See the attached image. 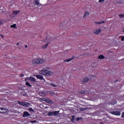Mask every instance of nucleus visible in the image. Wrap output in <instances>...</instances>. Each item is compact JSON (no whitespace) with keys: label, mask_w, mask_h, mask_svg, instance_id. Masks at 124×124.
<instances>
[{"label":"nucleus","mask_w":124,"mask_h":124,"mask_svg":"<svg viewBox=\"0 0 124 124\" xmlns=\"http://www.w3.org/2000/svg\"><path fill=\"white\" fill-rule=\"evenodd\" d=\"M50 68L46 67L44 68L41 71H40V74L45 76H53L54 75V72L50 71Z\"/></svg>","instance_id":"obj_1"},{"label":"nucleus","mask_w":124,"mask_h":124,"mask_svg":"<svg viewBox=\"0 0 124 124\" xmlns=\"http://www.w3.org/2000/svg\"><path fill=\"white\" fill-rule=\"evenodd\" d=\"M44 62V60L41 59H35L32 61V63L33 65H36V64H41V63H43Z\"/></svg>","instance_id":"obj_2"},{"label":"nucleus","mask_w":124,"mask_h":124,"mask_svg":"<svg viewBox=\"0 0 124 124\" xmlns=\"http://www.w3.org/2000/svg\"><path fill=\"white\" fill-rule=\"evenodd\" d=\"M54 40V39L50 38V39H46V40H43L42 41L43 42H44L45 43H47V44L44 46H42V48L43 49H46V48H47V47H48V45H49V43H51V42H52V41Z\"/></svg>","instance_id":"obj_3"},{"label":"nucleus","mask_w":124,"mask_h":124,"mask_svg":"<svg viewBox=\"0 0 124 124\" xmlns=\"http://www.w3.org/2000/svg\"><path fill=\"white\" fill-rule=\"evenodd\" d=\"M17 103L19 104L20 105H22V106H24V107H29L30 105H31V104L28 102H21L20 101H18Z\"/></svg>","instance_id":"obj_4"},{"label":"nucleus","mask_w":124,"mask_h":124,"mask_svg":"<svg viewBox=\"0 0 124 124\" xmlns=\"http://www.w3.org/2000/svg\"><path fill=\"white\" fill-rule=\"evenodd\" d=\"M59 115V111H52L48 112L47 114V116H58Z\"/></svg>","instance_id":"obj_5"},{"label":"nucleus","mask_w":124,"mask_h":124,"mask_svg":"<svg viewBox=\"0 0 124 124\" xmlns=\"http://www.w3.org/2000/svg\"><path fill=\"white\" fill-rule=\"evenodd\" d=\"M110 114L115 115V116H121V112L119 111H114L110 112Z\"/></svg>","instance_id":"obj_6"},{"label":"nucleus","mask_w":124,"mask_h":124,"mask_svg":"<svg viewBox=\"0 0 124 124\" xmlns=\"http://www.w3.org/2000/svg\"><path fill=\"white\" fill-rule=\"evenodd\" d=\"M31 116V114L29 113L28 111H24L23 112V115L22 116L23 118H26V117H30Z\"/></svg>","instance_id":"obj_7"},{"label":"nucleus","mask_w":124,"mask_h":124,"mask_svg":"<svg viewBox=\"0 0 124 124\" xmlns=\"http://www.w3.org/2000/svg\"><path fill=\"white\" fill-rule=\"evenodd\" d=\"M0 113H8V110L4 108H0Z\"/></svg>","instance_id":"obj_8"},{"label":"nucleus","mask_w":124,"mask_h":124,"mask_svg":"<svg viewBox=\"0 0 124 124\" xmlns=\"http://www.w3.org/2000/svg\"><path fill=\"white\" fill-rule=\"evenodd\" d=\"M20 12L19 11H13V15L12 16H11V17H16L18 14Z\"/></svg>","instance_id":"obj_9"},{"label":"nucleus","mask_w":124,"mask_h":124,"mask_svg":"<svg viewBox=\"0 0 124 124\" xmlns=\"http://www.w3.org/2000/svg\"><path fill=\"white\" fill-rule=\"evenodd\" d=\"M101 32V30L100 29H95L93 31V32L94 33H95V34H99V33H100Z\"/></svg>","instance_id":"obj_10"},{"label":"nucleus","mask_w":124,"mask_h":124,"mask_svg":"<svg viewBox=\"0 0 124 124\" xmlns=\"http://www.w3.org/2000/svg\"><path fill=\"white\" fill-rule=\"evenodd\" d=\"M36 78L37 79H40V80H43L44 82H45V78H43V76L40 75H36Z\"/></svg>","instance_id":"obj_11"},{"label":"nucleus","mask_w":124,"mask_h":124,"mask_svg":"<svg viewBox=\"0 0 124 124\" xmlns=\"http://www.w3.org/2000/svg\"><path fill=\"white\" fill-rule=\"evenodd\" d=\"M29 80L31 81V82H32V83H35V82H36V80L35 79V78H34L32 77H29Z\"/></svg>","instance_id":"obj_12"},{"label":"nucleus","mask_w":124,"mask_h":124,"mask_svg":"<svg viewBox=\"0 0 124 124\" xmlns=\"http://www.w3.org/2000/svg\"><path fill=\"white\" fill-rule=\"evenodd\" d=\"M90 80V79L88 77H85L83 78L82 82L83 83H87V82H89Z\"/></svg>","instance_id":"obj_13"},{"label":"nucleus","mask_w":124,"mask_h":124,"mask_svg":"<svg viewBox=\"0 0 124 124\" xmlns=\"http://www.w3.org/2000/svg\"><path fill=\"white\" fill-rule=\"evenodd\" d=\"M74 58L72 57L71 58H69L68 59L64 60V62H71L72 60H73Z\"/></svg>","instance_id":"obj_14"},{"label":"nucleus","mask_w":124,"mask_h":124,"mask_svg":"<svg viewBox=\"0 0 124 124\" xmlns=\"http://www.w3.org/2000/svg\"><path fill=\"white\" fill-rule=\"evenodd\" d=\"M89 15H90V12H89V11H86L84 13L83 17L86 18V17H88V16H89Z\"/></svg>","instance_id":"obj_15"},{"label":"nucleus","mask_w":124,"mask_h":124,"mask_svg":"<svg viewBox=\"0 0 124 124\" xmlns=\"http://www.w3.org/2000/svg\"><path fill=\"white\" fill-rule=\"evenodd\" d=\"M49 99V98H42L41 100H42V101H45V102H46V103H48Z\"/></svg>","instance_id":"obj_16"},{"label":"nucleus","mask_w":124,"mask_h":124,"mask_svg":"<svg viewBox=\"0 0 124 124\" xmlns=\"http://www.w3.org/2000/svg\"><path fill=\"white\" fill-rule=\"evenodd\" d=\"M39 95H41V96H43V97H44L45 96H46V94L42 92H40L39 93Z\"/></svg>","instance_id":"obj_17"},{"label":"nucleus","mask_w":124,"mask_h":124,"mask_svg":"<svg viewBox=\"0 0 124 124\" xmlns=\"http://www.w3.org/2000/svg\"><path fill=\"white\" fill-rule=\"evenodd\" d=\"M105 58V57L103 56V55H100L98 56V59H99L100 60H103Z\"/></svg>","instance_id":"obj_18"},{"label":"nucleus","mask_w":124,"mask_h":124,"mask_svg":"<svg viewBox=\"0 0 124 124\" xmlns=\"http://www.w3.org/2000/svg\"><path fill=\"white\" fill-rule=\"evenodd\" d=\"M49 86H52L53 88H57L58 87V85L53 83H49Z\"/></svg>","instance_id":"obj_19"},{"label":"nucleus","mask_w":124,"mask_h":124,"mask_svg":"<svg viewBox=\"0 0 124 124\" xmlns=\"http://www.w3.org/2000/svg\"><path fill=\"white\" fill-rule=\"evenodd\" d=\"M47 103H48V104H51V105L53 104V101L52 100H51L50 99H49L48 102Z\"/></svg>","instance_id":"obj_20"},{"label":"nucleus","mask_w":124,"mask_h":124,"mask_svg":"<svg viewBox=\"0 0 124 124\" xmlns=\"http://www.w3.org/2000/svg\"><path fill=\"white\" fill-rule=\"evenodd\" d=\"M26 86H28V87H31V84H30L28 81H26Z\"/></svg>","instance_id":"obj_21"},{"label":"nucleus","mask_w":124,"mask_h":124,"mask_svg":"<svg viewBox=\"0 0 124 124\" xmlns=\"http://www.w3.org/2000/svg\"><path fill=\"white\" fill-rule=\"evenodd\" d=\"M11 28H14V29H16L17 28V27H16V24L11 25Z\"/></svg>","instance_id":"obj_22"},{"label":"nucleus","mask_w":124,"mask_h":124,"mask_svg":"<svg viewBox=\"0 0 124 124\" xmlns=\"http://www.w3.org/2000/svg\"><path fill=\"white\" fill-rule=\"evenodd\" d=\"M50 93L52 96H55L56 95V94L54 92H50Z\"/></svg>","instance_id":"obj_23"},{"label":"nucleus","mask_w":124,"mask_h":124,"mask_svg":"<svg viewBox=\"0 0 124 124\" xmlns=\"http://www.w3.org/2000/svg\"><path fill=\"white\" fill-rule=\"evenodd\" d=\"M80 93H81V94H86V92L85 91H80Z\"/></svg>","instance_id":"obj_24"},{"label":"nucleus","mask_w":124,"mask_h":124,"mask_svg":"<svg viewBox=\"0 0 124 124\" xmlns=\"http://www.w3.org/2000/svg\"><path fill=\"white\" fill-rule=\"evenodd\" d=\"M119 17L120 18H124V14H121V15H119Z\"/></svg>","instance_id":"obj_25"},{"label":"nucleus","mask_w":124,"mask_h":124,"mask_svg":"<svg viewBox=\"0 0 124 124\" xmlns=\"http://www.w3.org/2000/svg\"><path fill=\"white\" fill-rule=\"evenodd\" d=\"M35 3L37 4V5H39V1H38V0H35Z\"/></svg>","instance_id":"obj_26"},{"label":"nucleus","mask_w":124,"mask_h":124,"mask_svg":"<svg viewBox=\"0 0 124 124\" xmlns=\"http://www.w3.org/2000/svg\"><path fill=\"white\" fill-rule=\"evenodd\" d=\"M104 23V21H103L97 22V24H103Z\"/></svg>","instance_id":"obj_27"},{"label":"nucleus","mask_w":124,"mask_h":124,"mask_svg":"<svg viewBox=\"0 0 124 124\" xmlns=\"http://www.w3.org/2000/svg\"><path fill=\"white\" fill-rule=\"evenodd\" d=\"M29 111L33 112V109H32V108H29Z\"/></svg>","instance_id":"obj_28"},{"label":"nucleus","mask_w":124,"mask_h":124,"mask_svg":"<svg viewBox=\"0 0 124 124\" xmlns=\"http://www.w3.org/2000/svg\"><path fill=\"white\" fill-rule=\"evenodd\" d=\"M30 123H31V124H34L35 123H36V121H32L30 122Z\"/></svg>","instance_id":"obj_29"},{"label":"nucleus","mask_w":124,"mask_h":124,"mask_svg":"<svg viewBox=\"0 0 124 124\" xmlns=\"http://www.w3.org/2000/svg\"><path fill=\"white\" fill-rule=\"evenodd\" d=\"M28 80H30V77L26 78L25 79V81H28Z\"/></svg>","instance_id":"obj_30"},{"label":"nucleus","mask_w":124,"mask_h":124,"mask_svg":"<svg viewBox=\"0 0 124 124\" xmlns=\"http://www.w3.org/2000/svg\"><path fill=\"white\" fill-rule=\"evenodd\" d=\"M105 0H99V2H103Z\"/></svg>","instance_id":"obj_31"},{"label":"nucleus","mask_w":124,"mask_h":124,"mask_svg":"<svg viewBox=\"0 0 124 124\" xmlns=\"http://www.w3.org/2000/svg\"><path fill=\"white\" fill-rule=\"evenodd\" d=\"M20 77H24V74H21L20 75Z\"/></svg>","instance_id":"obj_32"},{"label":"nucleus","mask_w":124,"mask_h":124,"mask_svg":"<svg viewBox=\"0 0 124 124\" xmlns=\"http://www.w3.org/2000/svg\"><path fill=\"white\" fill-rule=\"evenodd\" d=\"M121 41H124V37H123L121 39Z\"/></svg>","instance_id":"obj_33"},{"label":"nucleus","mask_w":124,"mask_h":124,"mask_svg":"<svg viewBox=\"0 0 124 124\" xmlns=\"http://www.w3.org/2000/svg\"><path fill=\"white\" fill-rule=\"evenodd\" d=\"M122 118H124V112H123V113H122Z\"/></svg>","instance_id":"obj_34"},{"label":"nucleus","mask_w":124,"mask_h":124,"mask_svg":"<svg viewBox=\"0 0 124 124\" xmlns=\"http://www.w3.org/2000/svg\"><path fill=\"white\" fill-rule=\"evenodd\" d=\"M117 103V101H115L114 103H112L113 105L116 104Z\"/></svg>","instance_id":"obj_35"},{"label":"nucleus","mask_w":124,"mask_h":124,"mask_svg":"<svg viewBox=\"0 0 124 124\" xmlns=\"http://www.w3.org/2000/svg\"><path fill=\"white\" fill-rule=\"evenodd\" d=\"M1 37H2V38H4V35H1Z\"/></svg>","instance_id":"obj_36"},{"label":"nucleus","mask_w":124,"mask_h":124,"mask_svg":"<svg viewBox=\"0 0 124 124\" xmlns=\"http://www.w3.org/2000/svg\"><path fill=\"white\" fill-rule=\"evenodd\" d=\"M72 119H75V116H72Z\"/></svg>","instance_id":"obj_37"},{"label":"nucleus","mask_w":124,"mask_h":124,"mask_svg":"<svg viewBox=\"0 0 124 124\" xmlns=\"http://www.w3.org/2000/svg\"><path fill=\"white\" fill-rule=\"evenodd\" d=\"M2 24V22H1V21H0V25H1Z\"/></svg>","instance_id":"obj_38"},{"label":"nucleus","mask_w":124,"mask_h":124,"mask_svg":"<svg viewBox=\"0 0 124 124\" xmlns=\"http://www.w3.org/2000/svg\"><path fill=\"white\" fill-rule=\"evenodd\" d=\"M18 45H19V43H17L16 44V46H18Z\"/></svg>","instance_id":"obj_39"},{"label":"nucleus","mask_w":124,"mask_h":124,"mask_svg":"<svg viewBox=\"0 0 124 124\" xmlns=\"http://www.w3.org/2000/svg\"><path fill=\"white\" fill-rule=\"evenodd\" d=\"M25 48H28V46L26 45L25 46Z\"/></svg>","instance_id":"obj_40"},{"label":"nucleus","mask_w":124,"mask_h":124,"mask_svg":"<svg viewBox=\"0 0 124 124\" xmlns=\"http://www.w3.org/2000/svg\"><path fill=\"white\" fill-rule=\"evenodd\" d=\"M123 31L124 32V28H123Z\"/></svg>","instance_id":"obj_41"},{"label":"nucleus","mask_w":124,"mask_h":124,"mask_svg":"<svg viewBox=\"0 0 124 124\" xmlns=\"http://www.w3.org/2000/svg\"><path fill=\"white\" fill-rule=\"evenodd\" d=\"M77 120L79 121V119H78V118H77Z\"/></svg>","instance_id":"obj_42"}]
</instances>
